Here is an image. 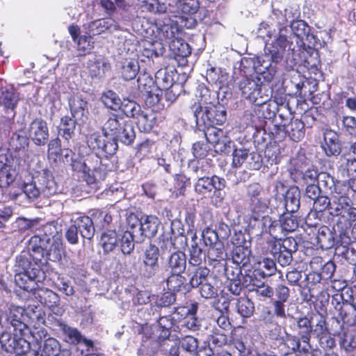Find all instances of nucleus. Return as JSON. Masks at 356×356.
Returning a JSON list of instances; mask_svg holds the SVG:
<instances>
[{
	"instance_id": "obj_1",
	"label": "nucleus",
	"mask_w": 356,
	"mask_h": 356,
	"mask_svg": "<svg viewBox=\"0 0 356 356\" xmlns=\"http://www.w3.org/2000/svg\"><path fill=\"white\" fill-rule=\"evenodd\" d=\"M286 13V10H284V14L279 10L273 11L272 18L276 19L279 32L274 41L266 45L264 51L266 54V58L271 59L275 64L280 63L282 60L284 53H286L289 57L291 56L292 59L296 60L305 41L309 43V46H313L314 48H318L321 45L317 37L313 33H309L310 27L303 20L293 21L290 28H287Z\"/></svg>"
},
{
	"instance_id": "obj_2",
	"label": "nucleus",
	"mask_w": 356,
	"mask_h": 356,
	"mask_svg": "<svg viewBox=\"0 0 356 356\" xmlns=\"http://www.w3.org/2000/svg\"><path fill=\"white\" fill-rule=\"evenodd\" d=\"M195 118L196 125L202 131L207 141L213 145L218 154H229L234 147V143L222 129L216 125H222L227 120V112L221 104L197 103L191 106Z\"/></svg>"
},
{
	"instance_id": "obj_3",
	"label": "nucleus",
	"mask_w": 356,
	"mask_h": 356,
	"mask_svg": "<svg viewBox=\"0 0 356 356\" xmlns=\"http://www.w3.org/2000/svg\"><path fill=\"white\" fill-rule=\"evenodd\" d=\"M276 65L271 59L266 58V53L258 57L257 62L254 63V68L258 76L245 78L238 83L242 97L254 104L266 95L267 90L263 86L261 79L267 82L271 81L277 73Z\"/></svg>"
},
{
	"instance_id": "obj_4",
	"label": "nucleus",
	"mask_w": 356,
	"mask_h": 356,
	"mask_svg": "<svg viewBox=\"0 0 356 356\" xmlns=\"http://www.w3.org/2000/svg\"><path fill=\"white\" fill-rule=\"evenodd\" d=\"M123 117L115 113H109L106 121L102 127L103 133L95 132L92 134L88 139V143L97 154L105 157L115 154L118 145L115 140H113L121 127L125 123Z\"/></svg>"
},
{
	"instance_id": "obj_5",
	"label": "nucleus",
	"mask_w": 356,
	"mask_h": 356,
	"mask_svg": "<svg viewBox=\"0 0 356 356\" xmlns=\"http://www.w3.org/2000/svg\"><path fill=\"white\" fill-rule=\"evenodd\" d=\"M41 262L33 261V257L29 252L22 251L16 257L14 266L16 284L26 291H35L37 283L44 278V273L41 269Z\"/></svg>"
},
{
	"instance_id": "obj_6",
	"label": "nucleus",
	"mask_w": 356,
	"mask_h": 356,
	"mask_svg": "<svg viewBox=\"0 0 356 356\" xmlns=\"http://www.w3.org/2000/svg\"><path fill=\"white\" fill-rule=\"evenodd\" d=\"M22 191L29 200L34 201L40 197H48L54 195L57 191V185L51 172L44 169L38 172L33 181L25 183Z\"/></svg>"
},
{
	"instance_id": "obj_7",
	"label": "nucleus",
	"mask_w": 356,
	"mask_h": 356,
	"mask_svg": "<svg viewBox=\"0 0 356 356\" xmlns=\"http://www.w3.org/2000/svg\"><path fill=\"white\" fill-rule=\"evenodd\" d=\"M26 312L21 307L6 305L0 308V334L6 329L13 328L22 334L27 330Z\"/></svg>"
},
{
	"instance_id": "obj_8",
	"label": "nucleus",
	"mask_w": 356,
	"mask_h": 356,
	"mask_svg": "<svg viewBox=\"0 0 356 356\" xmlns=\"http://www.w3.org/2000/svg\"><path fill=\"white\" fill-rule=\"evenodd\" d=\"M3 330L0 334V356H4L2 350L9 353H25L29 351L30 343L24 338L25 332L29 331L28 327L22 334L13 329V336L11 334V328Z\"/></svg>"
},
{
	"instance_id": "obj_9",
	"label": "nucleus",
	"mask_w": 356,
	"mask_h": 356,
	"mask_svg": "<svg viewBox=\"0 0 356 356\" xmlns=\"http://www.w3.org/2000/svg\"><path fill=\"white\" fill-rule=\"evenodd\" d=\"M90 162L89 159H86L83 163L81 168L83 172V180L90 188L89 192H91L92 191H95L99 187L100 181L105 179L108 170L102 163L97 167L94 166L92 170L91 166L89 165Z\"/></svg>"
},
{
	"instance_id": "obj_10",
	"label": "nucleus",
	"mask_w": 356,
	"mask_h": 356,
	"mask_svg": "<svg viewBox=\"0 0 356 356\" xmlns=\"http://www.w3.org/2000/svg\"><path fill=\"white\" fill-rule=\"evenodd\" d=\"M257 249L261 254H271L282 266L289 265L293 259L292 254L282 249L280 244L272 243V242H268L263 238L259 239Z\"/></svg>"
},
{
	"instance_id": "obj_11",
	"label": "nucleus",
	"mask_w": 356,
	"mask_h": 356,
	"mask_svg": "<svg viewBox=\"0 0 356 356\" xmlns=\"http://www.w3.org/2000/svg\"><path fill=\"white\" fill-rule=\"evenodd\" d=\"M134 220L138 225L137 227L134 222L131 225L134 226V230L138 236H142V241L145 238H152L156 235L158 232V227L159 225V220L155 216H147L141 218L139 220L135 216H130L129 222Z\"/></svg>"
},
{
	"instance_id": "obj_12",
	"label": "nucleus",
	"mask_w": 356,
	"mask_h": 356,
	"mask_svg": "<svg viewBox=\"0 0 356 356\" xmlns=\"http://www.w3.org/2000/svg\"><path fill=\"white\" fill-rule=\"evenodd\" d=\"M159 249L153 244H149L145 250L143 257L142 273L145 277L150 278L154 276L159 270Z\"/></svg>"
},
{
	"instance_id": "obj_13",
	"label": "nucleus",
	"mask_w": 356,
	"mask_h": 356,
	"mask_svg": "<svg viewBox=\"0 0 356 356\" xmlns=\"http://www.w3.org/2000/svg\"><path fill=\"white\" fill-rule=\"evenodd\" d=\"M160 34L165 40H172V46L177 49V54L181 57H187L191 53V48L188 43L174 39H177L176 35L178 33L177 25L170 24H164L159 28Z\"/></svg>"
},
{
	"instance_id": "obj_14",
	"label": "nucleus",
	"mask_w": 356,
	"mask_h": 356,
	"mask_svg": "<svg viewBox=\"0 0 356 356\" xmlns=\"http://www.w3.org/2000/svg\"><path fill=\"white\" fill-rule=\"evenodd\" d=\"M35 296L41 304L47 306L56 316H61L64 314L65 309L60 305V296L53 291L42 288L35 292Z\"/></svg>"
},
{
	"instance_id": "obj_15",
	"label": "nucleus",
	"mask_w": 356,
	"mask_h": 356,
	"mask_svg": "<svg viewBox=\"0 0 356 356\" xmlns=\"http://www.w3.org/2000/svg\"><path fill=\"white\" fill-rule=\"evenodd\" d=\"M56 324L61 331L64 340L70 344H78L83 342L87 347L86 350L89 351L90 348L93 347V342L90 339L83 338L81 332L75 327H70L61 319L56 321Z\"/></svg>"
},
{
	"instance_id": "obj_16",
	"label": "nucleus",
	"mask_w": 356,
	"mask_h": 356,
	"mask_svg": "<svg viewBox=\"0 0 356 356\" xmlns=\"http://www.w3.org/2000/svg\"><path fill=\"white\" fill-rule=\"evenodd\" d=\"M49 135L47 124L42 119L36 118L30 123L28 136L35 145H44L48 140Z\"/></svg>"
},
{
	"instance_id": "obj_17",
	"label": "nucleus",
	"mask_w": 356,
	"mask_h": 356,
	"mask_svg": "<svg viewBox=\"0 0 356 356\" xmlns=\"http://www.w3.org/2000/svg\"><path fill=\"white\" fill-rule=\"evenodd\" d=\"M250 226L259 233H268L272 237L277 234L276 221L264 213L251 214Z\"/></svg>"
},
{
	"instance_id": "obj_18",
	"label": "nucleus",
	"mask_w": 356,
	"mask_h": 356,
	"mask_svg": "<svg viewBox=\"0 0 356 356\" xmlns=\"http://www.w3.org/2000/svg\"><path fill=\"white\" fill-rule=\"evenodd\" d=\"M226 186L225 179L213 175L211 177H203L197 179L195 184V191L202 195L210 193L213 189L221 191Z\"/></svg>"
},
{
	"instance_id": "obj_19",
	"label": "nucleus",
	"mask_w": 356,
	"mask_h": 356,
	"mask_svg": "<svg viewBox=\"0 0 356 356\" xmlns=\"http://www.w3.org/2000/svg\"><path fill=\"white\" fill-rule=\"evenodd\" d=\"M343 299L341 295H336L332 298V304L334 301L337 302L334 306L335 309L339 312V316L343 323L353 326L356 325V306L349 303L347 301L340 302Z\"/></svg>"
},
{
	"instance_id": "obj_20",
	"label": "nucleus",
	"mask_w": 356,
	"mask_h": 356,
	"mask_svg": "<svg viewBox=\"0 0 356 356\" xmlns=\"http://www.w3.org/2000/svg\"><path fill=\"white\" fill-rule=\"evenodd\" d=\"M321 147L327 156H338L341 152V143L337 133L326 129L323 133Z\"/></svg>"
},
{
	"instance_id": "obj_21",
	"label": "nucleus",
	"mask_w": 356,
	"mask_h": 356,
	"mask_svg": "<svg viewBox=\"0 0 356 356\" xmlns=\"http://www.w3.org/2000/svg\"><path fill=\"white\" fill-rule=\"evenodd\" d=\"M68 104L72 116L74 119L81 122H84L88 119L89 113L88 102L81 95L76 94L70 97Z\"/></svg>"
},
{
	"instance_id": "obj_22",
	"label": "nucleus",
	"mask_w": 356,
	"mask_h": 356,
	"mask_svg": "<svg viewBox=\"0 0 356 356\" xmlns=\"http://www.w3.org/2000/svg\"><path fill=\"white\" fill-rule=\"evenodd\" d=\"M86 29L89 35H97L106 31L112 33L120 30V26L113 18L108 17L90 22L87 25Z\"/></svg>"
},
{
	"instance_id": "obj_23",
	"label": "nucleus",
	"mask_w": 356,
	"mask_h": 356,
	"mask_svg": "<svg viewBox=\"0 0 356 356\" xmlns=\"http://www.w3.org/2000/svg\"><path fill=\"white\" fill-rule=\"evenodd\" d=\"M46 239L35 234L29 241L27 250L25 252H29L33 257V261L41 262L44 259L45 250H47Z\"/></svg>"
},
{
	"instance_id": "obj_24",
	"label": "nucleus",
	"mask_w": 356,
	"mask_h": 356,
	"mask_svg": "<svg viewBox=\"0 0 356 356\" xmlns=\"http://www.w3.org/2000/svg\"><path fill=\"white\" fill-rule=\"evenodd\" d=\"M254 104V112L260 118L270 119L275 116L277 104L268 94L264 95Z\"/></svg>"
},
{
	"instance_id": "obj_25",
	"label": "nucleus",
	"mask_w": 356,
	"mask_h": 356,
	"mask_svg": "<svg viewBox=\"0 0 356 356\" xmlns=\"http://www.w3.org/2000/svg\"><path fill=\"white\" fill-rule=\"evenodd\" d=\"M166 268L170 273H183L186 268V255L180 250L171 253L166 260Z\"/></svg>"
},
{
	"instance_id": "obj_26",
	"label": "nucleus",
	"mask_w": 356,
	"mask_h": 356,
	"mask_svg": "<svg viewBox=\"0 0 356 356\" xmlns=\"http://www.w3.org/2000/svg\"><path fill=\"white\" fill-rule=\"evenodd\" d=\"M250 243H245L243 245H236L232 250V261L236 266L247 268L250 266L251 250Z\"/></svg>"
},
{
	"instance_id": "obj_27",
	"label": "nucleus",
	"mask_w": 356,
	"mask_h": 356,
	"mask_svg": "<svg viewBox=\"0 0 356 356\" xmlns=\"http://www.w3.org/2000/svg\"><path fill=\"white\" fill-rule=\"evenodd\" d=\"M142 242V236L137 234L134 226L131 225V229L124 232L120 239L121 251L124 254H129L134 249L135 243Z\"/></svg>"
},
{
	"instance_id": "obj_28",
	"label": "nucleus",
	"mask_w": 356,
	"mask_h": 356,
	"mask_svg": "<svg viewBox=\"0 0 356 356\" xmlns=\"http://www.w3.org/2000/svg\"><path fill=\"white\" fill-rule=\"evenodd\" d=\"M182 273H170V275L165 279L168 289L174 292H180L185 294L190 289L189 284Z\"/></svg>"
},
{
	"instance_id": "obj_29",
	"label": "nucleus",
	"mask_w": 356,
	"mask_h": 356,
	"mask_svg": "<svg viewBox=\"0 0 356 356\" xmlns=\"http://www.w3.org/2000/svg\"><path fill=\"white\" fill-rule=\"evenodd\" d=\"M291 177L295 182L304 186L316 184L318 172L314 169H307L305 172L294 170L291 172Z\"/></svg>"
},
{
	"instance_id": "obj_30",
	"label": "nucleus",
	"mask_w": 356,
	"mask_h": 356,
	"mask_svg": "<svg viewBox=\"0 0 356 356\" xmlns=\"http://www.w3.org/2000/svg\"><path fill=\"white\" fill-rule=\"evenodd\" d=\"M293 330L297 332V336L301 339L303 344L310 343L312 325L308 318H297L293 324Z\"/></svg>"
},
{
	"instance_id": "obj_31",
	"label": "nucleus",
	"mask_w": 356,
	"mask_h": 356,
	"mask_svg": "<svg viewBox=\"0 0 356 356\" xmlns=\"http://www.w3.org/2000/svg\"><path fill=\"white\" fill-rule=\"evenodd\" d=\"M168 6L170 13H178L180 10L183 13L192 15L197 11L200 3L197 0H176L173 4L170 1Z\"/></svg>"
},
{
	"instance_id": "obj_32",
	"label": "nucleus",
	"mask_w": 356,
	"mask_h": 356,
	"mask_svg": "<svg viewBox=\"0 0 356 356\" xmlns=\"http://www.w3.org/2000/svg\"><path fill=\"white\" fill-rule=\"evenodd\" d=\"M74 222L83 238L90 240L93 238L95 229V222L91 218L86 216H80Z\"/></svg>"
},
{
	"instance_id": "obj_33",
	"label": "nucleus",
	"mask_w": 356,
	"mask_h": 356,
	"mask_svg": "<svg viewBox=\"0 0 356 356\" xmlns=\"http://www.w3.org/2000/svg\"><path fill=\"white\" fill-rule=\"evenodd\" d=\"M284 207L287 212H296L300 204V191L298 187H291L287 190L284 196Z\"/></svg>"
},
{
	"instance_id": "obj_34",
	"label": "nucleus",
	"mask_w": 356,
	"mask_h": 356,
	"mask_svg": "<svg viewBox=\"0 0 356 356\" xmlns=\"http://www.w3.org/2000/svg\"><path fill=\"white\" fill-rule=\"evenodd\" d=\"M339 346L347 353H350L356 348V332L346 330L337 334Z\"/></svg>"
},
{
	"instance_id": "obj_35",
	"label": "nucleus",
	"mask_w": 356,
	"mask_h": 356,
	"mask_svg": "<svg viewBox=\"0 0 356 356\" xmlns=\"http://www.w3.org/2000/svg\"><path fill=\"white\" fill-rule=\"evenodd\" d=\"M181 225V222L179 220H175L172 222V236L170 237V240H167L163 243L166 246H172L175 249H179L184 248L187 244V238L184 234V229L181 228V231L178 230L177 233L175 232V228L176 227H179Z\"/></svg>"
},
{
	"instance_id": "obj_36",
	"label": "nucleus",
	"mask_w": 356,
	"mask_h": 356,
	"mask_svg": "<svg viewBox=\"0 0 356 356\" xmlns=\"http://www.w3.org/2000/svg\"><path fill=\"white\" fill-rule=\"evenodd\" d=\"M257 267L252 268L250 266L247 268H243L244 273L243 274V286L248 290L254 287V284H260L262 282V279L264 277H261V274Z\"/></svg>"
},
{
	"instance_id": "obj_37",
	"label": "nucleus",
	"mask_w": 356,
	"mask_h": 356,
	"mask_svg": "<svg viewBox=\"0 0 356 356\" xmlns=\"http://www.w3.org/2000/svg\"><path fill=\"white\" fill-rule=\"evenodd\" d=\"M19 102L18 95L13 89L2 88L0 90V106L6 111H14Z\"/></svg>"
},
{
	"instance_id": "obj_38",
	"label": "nucleus",
	"mask_w": 356,
	"mask_h": 356,
	"mask_svg": "<svg viewBox=\"0 0 356 356\" xmlns=\"http://www.w3.org/2000/svg\"><path fill=\"white\" fill-rule=\"evenodd\" d=\"M175 295L171 291H167L157 296L154 300V304L151 303L150 310L152 314H161V309L163 307H167L175 302Z\"/></svg>"
},
{
	"instance_id": "obj_39",
	"label": "nucleus",
	"mask_w": 356,
	"mask_h": 356,
	"mask_svg": "<svg viewBox=\"0 0 356 356\" xmlns=\"http://www.w3.org/2000/svg\"><path fill=\"white\" fill-rule=\"evenodd\" d=\"M92 216L97 227L102 229H115L113 223V218L111 213L106 210H95L93 211Z\"/></svg>"
},
{
	"instance_id": "obj_40",
	"label": "nucleus",
	"mask_w": 356,
	"mask_h": 356,
	"mask_svg": "<svg viewBox=\"0 0 356 356\" xmlns=\"http://www.w3.org/2000/svg\"><path fill=\"white\" fill-rule=\"evenodd\" d=\"M192 269L189 268L190 285L195 288L200 286L208 280L209 269L206 267L193 266Z\"/></svg>"
},
{
	"instance_id": "obj_41",
	"label": "nucleus",
	"mask_w": 356,
	"mask_h": 356,
	"mask_svg": "<svg viewBox=\"0 0 356 356\" xmlns=\"http://www.w3.org/2000/svg\"><path fill=\"white\" fill-rule=\"evenodd\" d=\"M316 239L318 245L323 250L330 249L334 245L333 233L326 226L318 229Z\"/></svg>"
},
{
	"instance_id": "obj_42",
	"label": "nucleus",
	"mask_w": 356,
	"mask_h": 356,
	"mask_svg": "<svg viewBox=\"0 0 356 356\" xmlns=\"http://www.w3.org/2000/svg\"><path fill=\"white\" fill-rule=\"evenodd\" d=\"M120 129L121 130H119L113 140H115L116 143L117 140H118L127 145L132 144L136 138L134 126L126 121Z\"/></svg>"
},
{
	"instance_id": "obj_43",
	"label": "nucleus",
	"mask_w": 356,
	"mask_h": 356,
	"mask_svg": "<svg viewBox=\"0 0 356 356\" xmlns=\"http://www.w3.org/2000/svg\"><path fill=\"white\" fill-rule=\"evenodd\" d=\"M139 65L137 60L134 59H125L122 62L120 74L125 81L134 79L139 72Z\"/></svg>"
},
{
	"instance_id": "obj_44",
	"label": "nucleus",
	"mask_w": 356,
	"mask_h": 356,
	"mask_svg": "<svg viewBox=\"0 0 356 356\" xmlns=\"http://www.w3.org/2000/svg\"><path fill=\"white\" fill-rule=\"evenodd\" d=\"M155 83L161 91L170 89L175 86L172 75L166 68H161L156 72Z\"/></svg>"
},
{
	"instance_id": "obj_45",
	"label": "nucleus",
	"mask_w": 356,
	"mask_h": 356,
	"mask_svg": "<svg viewBox=\"0 0 356 356\" xmlns=\"http://www.w3.org/2000/svg\"><path fill=\"white\" fill-rule=\"evenodd\" d=\"M76 122L79 121L73 117L64 116L61 118L59 125V133L67 141V143H69V140L74 135Z\"/></svg>"
},
{
	"instance_id": "obj_46",
	"label": "nucleus",
	"mask_w": 356,
	"mask_h": 356,
	"mask_svg": "<svg viewBox=\"0 0 356 356\" xmlns=\"http://www.w3.org/2000/svg\"><path fill=\"white\" fill-rule=\"evenodd\" d=\"M293 213L287 212L280 216V222H276L277 232L281 230L283 232H292L298 228V220Z\"/></svg>"
},
{
	"instance_id": "obj_47",
	"label": "nucleus",
	"mask_w": 356,
	"mask_h": 356,
	"mask_svg": "<svg viewBox=\"0 0 356 356\" xmlns=\"http://www.w3.org/2000/svg\"><path fill=\"white\" fill-rule=\"evenodd\" d=\"M63 252V248L62 243L58 240H54L47 245V250H45L44 260L47 262V260L51 261H58L62 258Z\"/></svg>"
},
{
	"instance_id": "obj_48",
	"label": "nucleus",
	"mask_w": 356,
	"mask_h": 356,
	"mask_svg": "<svg viewBox=\"0 0 356 356\" xmlns=\"http://www.w3.org/2000/svg\"><path fill=\"white\" fill-rule=\"evenodd\" d=\"M118 242L115 229H109L102 234L100 243L104 252L113 251L117 246Z\"/></svg>"
},
{
	"instance_id": "obj_49",
	"label": "nucleus",
	"mask_w": 356,
	"mask_h": 356,
	"mask_svg": "<svg viewBox=\"0 0 356 356\" xmlns=\"http://www.w3.org/2000/svg\"><path fill=\"white\" fill-rule=\"evenodd\" d=\"M101 102L106 108L114 111L120 110L122 103L118 95L111 90L102 93Z\"/></svg>"
},
{
	"instance_id": "obj_50",
	"label": "nucleus",
	"mask_w": 356,
	"mask_h": 356,
	"mask_svg": "<svg viewBox=\"0 0 356 356\" xmlns=\"http://www.w3.org/2000/svg\"><path fill=\"white\" fill-rule=\"evenodd\" d=\"M197 236L194 234L192 236L193 243L190 249L189 264L192 266H199L203 260L206 259V254L199 247L196 242Z\"/></svg>"
},
{
	"instance_id": "obj_51",
	"label": "nucleus",
	"mask_w": 356,
	"mask_h": 356,
	"mask_svg": "<svg viewBox=\"0 0 356 356\" xmlns=\"http://www.w3.org/2000/svg\"><path fill=\"white\" fill-rule=\"evenodd\" d=\"M339 170L343 177L350 179L356 178V159L341 157L339 161Z\"/></svg>"
},
{
	"instance_id": "obj_52",
	"label": "nucleus",
	"mask_w": 356,
	"mask_h": 356,
	"mask_svg": "<svg viewBox=\"0 0 356 356\" xmlns=\"http://www.w3.org/2000/svg\"><path fill=\"white\" fill-rule=\"evenodd\" d=\"M60 353V346L58 340L49 337L47 339L43 344L42 353L35 352L34 356H58Z\"/></svg>"
},
{
	"instance_id": "obj_53",
	"label": "nucleus",
	"mask_w": 356,
	"mask_h": 356,
	"mask_svg": "<svg viewBox=\"0 0 356 356\" xmlns=\"http://www.w3.org/2000/svg\"><path fill=\"white\" fill-rule=\"evenodd\" d=\"M236 309L241 317L249 318L254 314V305L248 298L241 297L236 300Z\"/></svg>"
},
{
	"instance_id": "obj_54",
	"label": "nucleus",
	"mask_w": 356,
	"mask_h": 356,
	"mask_svg": "<svg viewBox=\"0 0 356 356\" xmlns=\"http://www.w3.org/2000/svg\"><path fill=\"white\" fill-rule=\"evenodd\" d=\"M351 199L345 195H333L332 197V204L330 208V214L333 216H337L341 214L342 211L350 202Z\"/></svg>"
},
{
	"instance_id": "obj_55",
	"label": "nucleus",
	"mask_w": 356,
	"mask_h": 356,
	"mask_svg": "<svg viewBox=\"0 0 356 356\" xmlns=\"http://www.w3.org/2000/svg\"><path fill=\"white\" fill-rule=\"evenodd\" d=\"M227 74L223 73L220 69L214 67H210L207 70L206 79L207 82L211 85H216L218 88H221L226 80Z\"/></svg>"
},
{
	"instance_id": "obj_56",
	"label": "nucleus",
	"mask_w": 356,
	"mask_h": 356,
	"mask_svg": "<svg viewBox=\"0 0 356 356\" xmlns=\"http://www.w3.org/2000/svg\"><path fill=\"white\" fill-rule=\"evenodd\" d=\"M181 312L186 314L184 321V325L191 330H197L199 328V321L194 316L197 313V304H192L191 308L183 307L181 309Z\"/></svg>"
},
{
	"instance_id": "obj_57",
	"label": "nucleus",
	"mask_w": 356,
	"mask_h": 356,
	"mask_svg": "<svg viewBox=\"0 0 356 356\" xmlns=\"http://www.w3.org/2000/svg\"><path fill=\"white\" fill-rule=\"evenodd\" d=\"M138 87L143 95L147 92H152V90H157L155 79L147 73L139 74L138 79Z\"/></svg>"
},
{
	"instance_id": "obj_58",
	"label": "nucleus",
	"mask_w": 356,
	"mask_h": 356,
	"mask_svg": "<svg viewBox=\"0 0 356 356\" xmlns=\"http://www.w3.org/2000/svg\"><path fill=\"white\" fill-rule=\"evenodd\" d=\"M277 234L273 236L272 238L269 237L268 238H265L266 241L268 242H272V243L280 244L281 248L286 250L288 252L293 254L296 252L298 250V243L295 238L292 237H287L284 239L277 238Z\"/></svg>"
},
{
	"instance_id": "obj_59",
	"label": "nucleus",
	"mask_w": 356,
	"mask_h": 356,
	"mask_svg": "<svg viewBox=\"0 0 356 356\" xmlns=\"http://www.w3.org/2000/svg\"><path fill=\"white\" fill-rule=\"evenodd\" d=\"M332 204V198L330 199L325 195H323L321 194L319 197L314 200V212H310L307 217V220H309L312 217H315L318 215L317 212H323L325 209H328L330 211V208Z\"/></svg>"
},
{
	"instance_id": "obj_60",
	"label": "nucleus",
	"mask_w": 356,
	"mask_h": 356,
	"mask_svg": "<svg viewBox=\"0 0 356 356\" xmlns=\"http://www.w3.org/2000/svg\"><path fill=\"white\" fill-rule=\"evenodd\" d=\"M35 234L42 237L43 239H46V242L49 244L51 241L56 240L54 236L55 234H57L56 227L50 223H47L42 226H39L38 223L37 229H35Z\"/></svg>"
},
{
	"instance_id": "obj_61",
	"label": "nucleus",
	"mask_w": 356,
	"mask_h": 356,
	"mask_svg": "<svg viewBox=\"0 0 356 356\" xmlns=\"http://www.w3.org/2000/svg\"><path fill=\"white\" fill-rule=\"evenodd\" d=\"M338 216L343 220L346 228L350 227L356 222V207H353L352 200Z\"/></svg>"
},
{
	"instance_id": "obj_62",
	"label": "nucleus",
	"mask_w": 356,
	"mask_h": 356,
	"mask_svg": "<svg viewBox=\"0 0 356 356\" xmlns=\"http://www.w3.org/2000/svg\"><path fill=\"white\" fill-rule=\"evenodd\" d=\"M207 256L209 261H220L224 260L226 254L222 243L221 242L208 246Z\"/></svg>"
},
{
	"instance_id": "obj_63",
	"label": "nucleus",
	"mask_w": 356,
	"mask_h": 356,
	"mask_svg": "<svg viewBox=\"0 0 356 356\" xmlns=\"http://www.w3.org/2000/svg\"><path fill=\"white\" fill-rule=\"evenodd\" d=\"M257 268L260 270L261 277H270L277 271L276 264L273 259L265 258L262 261H259Z\"/></svg>"
},
{
	"instance_id": "obj_64",
	"label": "nucleus",
	"mask_w": 356,
	"mask_h": 356,
	"mask_svg": "<svg viewBox=\"0 0 356 356\" xmlns=\"http://www.w3.org/2000/svg\"><path fill=\"white\" fill-rule=\"evenodd\" d=\"M209 346L220 347L227 342V336L223 330L218 328L213 330L212 334L208 337Z\"/></svg>"
}]
</instances>
